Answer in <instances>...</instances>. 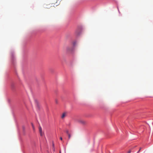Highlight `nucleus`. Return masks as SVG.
I'll return each instance as SVG.
<instances>
[{
    "instance_id": "1a4fd4ad",
    "label": "nucleus",
    "mask_w": 153,
    "mask_h": 153,
    "mask_svg": "<svg viewBox=\"0 0 153 153\" xmlns=\"http://www.w3.org/2000/svg\"><path fill=\"white\" fill-rule=\"evenodd\" d=\"M141 149V148H140L139 150L137 152V153H139L140 152Z\"/></svg>"
},
{
    "instance_id": "f03ea898",
    "label": "nucleus",
    "mask_w": 153,
    "mask_h": 153,
    "mask_svg": "<svg viewBox=\"0 0 153 153\" xmlns=\"http://www.w3.org/2000/svg\"><path fill=\"white\" fill-rule=\"evenodd\" d=\"M67 113L65 112H64L62 114L61 116V118L62 119H63L66 115Z\"/></svg>"
},
{
    "instance_id": "423d86ee",
    "label": "nucleus",
    "mask_w": 153,
    "mask_h": 153,
    "mask_svg": "<svg viewBox=\"0 0 153 153\" xmlns=\"http://www.w3.org/2000/svg\"><path fill=\"white\" fill-rule=\"evenodd\" d=\"M51 7V6H50L49 5H47V7H46V8H50V7Z\"/></svg>"
},
{
    "instance_id": "0eeeda50",
    "label": "nucleus",
    "mask_w": 153,
    "mask_h": 153,
    "mask_svg": "<svg viewBox=\"0 0 153 153\" xmlns=\"http://www.w3.org/2000/svg\"><path fill=\"white\" fill-rule=\"evenodd\" d=\"M68 139H70L71 137V134H68Z\"/></svg>"
},
{
    "instance_id": "9d476101",
    "label": "nucleus",
    "mask_w": 153,
    "mask_h": 153,
    "mask_svg": "<svg viewBox=\"0 0 153 153\" xmlns=\"http://www.w3.org/2000/svg\"><path fill=\"white\" fill-rule=\"evenodd\" d=\"M131 152V150H129L128 152V153H130Z\"/></svg>"
},
{
    "instance_id": "ddd939ff",
    "label": "nucleus",
    "mask_w": 153,
    "mask_h": 153,
    "mask_svg": "<svg viewBox=\"0 0 153 153\" xmlns=\"http://www.w3.org/2000/svg\"><path fill=\"white\" fill-rule=\"evenodd\" d=\"M53 146H54V144H53Z\"/></svg>"
},
{
    "instance_id": "6e6552de",
    "label": "nucleus",
    "mask_w": 153,
    "mask_h": 153,
    "mask_svg": "<svg viewBox=\"0 0 153 153\" xmlns=\"http://www.w3.org/2000/svg\"><path fill=\"white\" fill-rule=\"evenodd\" d=\"M66 133L68 135V134H70L69 133V131H68V130H67L66 131Z\"/></svg>"
},
{
    "instance_id": "7ed1b4c3",
    "label": "nucleus",
    "mask_w": 153,
    "mask_h": 153,
    "mask_svg": "<svg viewBox=\"0 0 153 153\" xmlns=\"http://www.w3.org/2000/svg\"><path fill=\"white\" fill-rule=\"evenodd\" d=\"M66 49L67 51L68 52H69L72 51V49L69 47H68Z\"/></svg>"
},
{
    "instance_id": "f257e3e1",
    "label": "nucleus",
    "mask_w": 153,
    "mask_h": 153,
    "mask_svg": "<svg viewBox=\"0 0 153 153\" xmlns=\"http://www.w3.org/2000/svg\"><path fill=\"white\" fill-rule=\"evenodd\" d=\"M39 131L40 133V135L41 136H43L44 134V133L42 132V130L41 127L39 126Z\"/></svg>"
},
{
    "instance_id": "39448f33",
    "label": "nucleus",
    "mask_w": 153,
    "mask_h": 153,
    "mask_svg": "<svg viewBox=\"0 0 153 153\" xmlns=\"http://www.w3.org/2000/svg\"><path fill=\"white\" fill-rule=\"evenodd\" d=\"M31 125H32L33 130L34 131L35 130V127L33 126V124L32 123H31Z\"/></svg>"
},
{
    "instance_id": "f8f14e48",
    "label": "nucleus",
    "mask_w": 153,
    "mask_h": 153,
    "mask_svg": "<svg viewBox=\"0 0 153 153\" xmlns=\"http://www.w3.org/2000/svg\"><path fill=\"white\" fill-rule=\"evenodd\" d=\"M56 103H57V100H56Z\"/></svg>"
},
{
    "instance_id": "9b49d317",
    "label": "nucleus",
    "mask_w": 153,
    "mask_h": 153,
    "mask_svg": "<svg viewBox=\"0 0 153 153\" xmlns=\"http://www.w3.org/2000/svg\"><path fill=\"white\" fill-rule=\"evenodd\" d=\"M60 139L61 140H62V137H60Z\"/></svg>"
},
{
    "instance_id": "20e7f679",
    "label": "nucleus",
    "mask_w": 153,
    "mask_h": 153,
    "mask_svg": "<svg viewBox=\"0 0 153 153\" xmlns=\"http://www.w3.org/2000/svg\"><path fill=\"white\" fill-rule=\"evenodd\" d=\"M80 122L83 124H85V123L86 122L85 121H84V120H80Z\"/></svg>"
}]
</instances>
